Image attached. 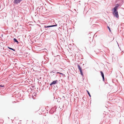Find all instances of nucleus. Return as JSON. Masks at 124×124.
Instances as JSON below:
<instances>
[{
  "instance_id": "nucleus-12",
  "label": "nucleus",
  "mask_w": 124,
  "mask_h": 124,
  "mask_svg": "<svg viewBox=\"0 0 124 124\" xmlns=\"http://www.w3.org/2000/svg\"><path fill=\"white\" fill-rule=\"evenodd\" d=\"M60 74H62V75H63V74H62V73H60Z\"/></svg>"
},
{
  "instance_id": "nucleus-11",
  "label": "nucleus",
  "mask_w": 124,
  "mask_h": 124,
  "mask_svg": "<svg viewBox=\"0 0 124 124\" xmlns=\"http://www.w3.org/2000/svg\"><path fill=\"white\" fill-rule=\"evenodd\" d=\"M108 29H109V31H111V30L110 29V28H109V27H108Z\"/></svg>"
},
{
  "instance_id": "nucleus-8",
  "label": "nucleus",
  "mask_w": 124,
  "mask_h": 124,
  "mask_svg": "<svg viewBox=\"0 0 124 124\" xmlns=\"http://www.w3.org/2000/svg\"><path fill=\"white\" fill-rule=\"evenodd\" d=\"M86 91H87V93H88V94L89 95V96H90V97H91V95H90V93H89V92L88 91H87V90H86Z\"/></svg>"
},
{
  "instance_id": "nucleus-3",
  "label": "nucleus",
  "mask_w": 124,
  "mask_h": 124,
  "mask_svg": "<svg viewBox=\"0 0 124 124\" xmlns=\"http://www.w3.org/2000/svg\"><path fill=\"white\" fill-rule=\"evenodd\" d=\"M23 0H15L14 1V4H17L19 3L21 1Z\"/></svg>"
},
{
  "instance_id": "nucleus-13",
  "label": "nucleus",
  "mask_w": 124,
  "mask_h": 124,
  "mask_svg": "<svg viewBox=\"0 0 124 124\" xmlns=\"http://www.w3.org/2000/svg\"><path fill=\"white\" fill-rule=\"evenodd\" d=\"M60 72H57V73H59L60 74Z\"/></svg>"
},
{
  "instance_id": "nucleus-9",
  "label": "nucleus",
  "mask_w": 124,
  "mask_h": 124,
  "mask_svg": "<svg viewBox=\"0 0 124 124\" xmlns=\"http://www.w3.org/2000/svg\"><path fill=\"white\" fill-rule=\"evenodd\" d=\"M8 47V48H9V49H10V50H14V51L15 50L14 49H13V48H12L9 47Z\"/></svg>"
},
{
  "instance_id": "nucleus-1",
  "label": "nucleus",
  "mask_w": 124,
  "mask_h": 124,
  "mask_svg": "<svg viewBox=\"0 0 124 124\" xmlns=\"http://www.w3.org/2000/svg\"><path fill=\"white\" fill-rule=\"evenodd\" d=\"M119 6V5L117 4V5L113 8L112 9V11H113V15L117 18H118L119 17L118 12L117 9L118 8Z\"/></svg>"
},
{
  "instance_id": "nucleus-2",
  "label": "nucleus",
  "mask_w": 124,
  "mask_h": 124,
  "mask_svg": "<svg viewBox=\"0 0 124 124\" xmlns=\"http://www.w3.org/2000/svg\"><path fill=\"white\" fill-rule=\"evenodd\" d=\"M78 69H79V70H80L81 74L82 75H83V72L82 71L81 68L80 66L79 65H78Z\"/></svg>"
},
{
  "instance_id": "nucleus-5",
  "label": "nucleus",
  "mask_w": 124,
  "mask_h": 124,
  "mask_svg": "<svg viewBox=\"0 0 124 124\" xmlns=\"http://www.w3.org/2000/svg\"><path fill=\"white\" fill-rule=\"evenodd\" d=\"M57 26V24H56V25H51V26H45V28H48V27H51L56 26Z\"/></svg>"
},
{
  "instance_id": "nucleus-10",
  "label": "nucleus",
  "mask_w": 124,
  "mask_h": 124,
  "mask_svg": "<svg viewBox=\"0 0 124 124\" xmlns=\"http://www.w3.org/2000/svg\"><path fill=\"white\" fill-rule=\"evenodd\" d=\"M0 86L1 87H4V85H0Z\"/></svg>"
},
{
  "instance_id": "nucleus-4",
  "label": "nucleus",
  "mask_w": 124,
  "mask_h": 124,
  "mask_svg": "<svg viewBox=\"0 0 124 124\" xmlns=\"http://www.w3.org/2000/svg\"><path fill=\"white\" fill-rule=\"evenodd\" d=\"M57 81V80H56L55 81H53L50 85H52L53 84H55L56 82Z\"/></svg>"
},
{
  "instance_id": "nucleus-7",
  "label": "nucleus",
  "mask_w": 124,
  "mask_h": 124,
  "mask_svg": "<svg viewBox=\"0 0 124 124\" xmlns=\"http://www.w3.org/2000/svg\"><path fill=\"white\" fill-rule=\"evenodd\" d=\"M14 40L15 42H16L17 43V44H18L19 43L18 41H17V39L15 38L14 39Z\"/></svg>"
},
{
  "instance_id": "nucleus-6",
  "label": "nucleus",
  "mask_w": 124,
  "mask_h": 124,
  "mask_svg": "<svg viewBox=\"0 0 124 124\" xmlns=\"http://www.w3.org/2000/svg\"><path fill=\"white\" fill-rule=\"evenodd\" d=\"M101 76L102 77L103 79V80H104V75L103 73L101 71Z\"/></svg>"
}]
</instances>
